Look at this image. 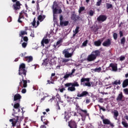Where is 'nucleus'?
Returning a JSON list of instances; mask_svg holds the SVG:
<instances>
[{
    "label": "nucleus",
    "instance_id": "052dcab7",
    "mask_svg": "<svg viewBox=\"0 0 128 128\" xmlns=\"http://www.w3.org/2000/svg\"><path fill=\"white\" fill-rule=\"evenodd\" d=\"M47 82L49 84H54V80H52V81H50V80H48Z\"/></svg>",
    "mask_w": 128,
    "mask_h": 128
},
{
    "label": "nucleus",
    "instance_id": "20e7f679",
    "mask_svg": "<svg viewBox=\"0 0 128 128\" xmlns=\"http://www.w3.org/2000/svg\"><path fill=\"white\" fill-rule=\"evenodd\" d=\"M22 4H20V2L17 1L15 4H14L12 7V8L16 12V10H20Z\"/></svg>",
    "mask_w": 128,
    "mask_h": 128
},
{
    "label": "nucleus",
    "instance_id": "9d476101",
    "mask_svg": "<svg viewBox=\"0 0 128 128\" xmlns=\"http://www.w3.org/2000/svg\"><path fill=\"white\" fill-rule=\"evenodd\" d=\"M80 18V16L76 15V14H72V16H71V19L72 20H74V22H78V20Z\"/></svg>",
    "mask_w": 128,
    "mask_h": 128
},
{
    "label": "nucleus",
    "instance_id": "f704fd0d",
    "mask_svg": "<svg viewBox=\"0 0 128 128\" xmlns=\"http://www.w3.org/2000/svg\"><path fill=\"white\" fill-rule=\"evenodd\" d=\"M106 6L107 10H110V8H112V4L109 3H106Z\"/></svg>",
    "mask_w": 128,
    "mask_h": 128
},
{
    "label": "nucleus",
    "instance_id": "680f3d73",
    "mask_svg": "<svg viewBox=\"0 0 128 128\" xmlns=\"http://www.w3.org/2000/svg\"><path fill=\"white\" fill-rule=\"evenodd\" d=\"M64 86H65L70 88V86H72V83H67V84H65Z\"/></svg>",
    "mask_w": 128,
    "mask_h": 128
},
{
    "label": "nucleus",
    "instance_id": "de8ad7c7",
    "mask_svg": "<svg viewBox=\"0 0 128 128\" xmlns=\"http://www.w3.org/2000/svg\"><path fill=\"white\" fill-rule=\"evenodd\" d=\"M58 8V5L56 3H54V4L52 5V10L54 9V8Z\"/></svg>",
    "mask_w": 128,
    "mask_h": 128
},
{
    "label": "nucleus",
    "instance_id": "58836bf2",
    "mask_svg": "<svg viewBox=\"0 0 128 128\" xmlns=\"http://www.w3.org/2000/svg\"><path fill=\"white\" fill-rule=\"evenodd\" d=\"M84 6L80 7L78 10L79 14H81L82 12H84Z\"/></svg>",
    "mask_w": 128,
    "mask_h": 128
},
{
    "label": "nucleus",
    "instance_id": "13d9d810",
    "mask_svg": "<svg viewBox=\"0 0 128 128\" xmlns=\"http://www.w3.org/2000/svg\"><path fill=\"white\" fill-rule=\"evenodd\" d=\"M12 18L10 16L7 19L8 22H12Z\"/></svg>",
    "mask_w": 128,
    "mask_h": 128
},
{
    "label": "nucleus",
    "instance_id": "6ab92c4d",
    "mask_svg": "<svg viewBox=\"0 0 128 128\" xmlns=\"http://www.w3.org/2000/svg\"><path fill=\"white\" fill-rule=\"evenodd\" d=\"M24 60L28 62H32L34 58L32 56H27L24 57Z\"/></svg>",
    "mask_w": 128,
    "mask_h": 128
},
{
    "label": "nucleus",
    "instance_id": "3c124183",
    "mask_svg": "<svg viewBox=\"0 0 128 128\" xmlns=\"http://www.w3.org/2000/svg\"><path fill=\"white\" fill-rule=\"evenodd\" d=\"M23 38V40L24 42H28V36H25Z\"/></svg>",
    "mask_w": 128,
    "mask_h": 128
},
{
    "label": "nucleus",
    "instance_id": "f03ea898",
    "mask_svg": "<svg viewBox=\"0 0 128 128\" xmlns=\"http://www.w3.org/2000/svg\"><path fill=\"white\" fill-rule=\"evenodd\" d=\"M90 78H82L80 79V85L83 86H88L90 88L92 86V84H90Z\"/></svg>",
    "mask_w": 128,
    "mask_h": 128
},
{
    "label": "nucleus",
    "instance_id": "72a5a7b5",
    "mask_svg": "<svg viewBox=\"0 0 128 128\" xmlns=\"http://www.w3.org/2000/svg\"><path fill=\"white\" fill-rule=\"evenodd\" d=\"M122 124L124 126V128H128V122H126L125 121H122Z\"/></svg>",
    "mask_w": 128,
    "mask_h": 128
},
{
    "label": "nucleus",
    "instance_id": "f257e3e1",
    "mask_svg": "<svg viewBox=\"0 0 128 128\" xmlns=\"http://www.w3.org/2000/svg\"><path fill=\"white\" fill-rule=\"evenodd\" d=\"M18 74L22 76L20 80L19 86L20 88H26L28 86V81L24 80V78L26 76V64L22 63L19 66Z\"/></svg>",
    "mask_w": 128,
    "mask_h": 128
},
{
    "label": "nucleus",
    "instance_id": "4be33fe9",
    "mask_svg": "<svg viewBox=\"0 0 128 128\" xmlns=\"http://www.w3.org/2000/svg\"><path fill=\"white\" fill-rule=\"evenodd\" d=\"M44 18H46V16L44 15L42 16V14L39 15L38 18V20H40V22H42L44 20Z\"/></svg>",
    "mask_w": 128,
    "mask_h": 128
},
{
    "label": "nucleus",
    "instance_id": "b1692460",
    "mask_svg": "<svg viewBox=\"0 0 128 128\" xmlns=\"http://www.w3.org/2000/svg\"><path fill=\"white\" fill-rule=\"evenodd\" d=\"M68 24V21L60 22V26H66Z\"/></svg>",
    "mask_w": 128,
    "mask_h": 128
},
{
    "label": "nucleus",
    "instance_id": "473e14b6",
    "mask_svg": "<svg viewBox=\"0 0 128 128\" xmlns=\"http://www.w3.org/2000/svg\"><path fill=\"white\" fill-rule=\"evenodd\" d=\"M93 71L94 72H100L102 71V68L99 67L98 68L93 69Z\"/></svg>",
    "mask_w": 128,
    "mask_h": 128
},
{
    "label": "nucleus",
    "instance_id": "ea45409f",
    "mask_svg": "<svg viewBox=\"0 0 128 128\" xmlns=\"http://www.w3.org/2000/svg\"><path fill=\"white\" fill-rule=\"evenodd\" d=\"M102 0H98V1L96 3V6H100V4H102Z\"/></svg>",
    "mask_w": 128,
    "mask_h": 128
},
{
    "label": "nucleus",
    "instance_id": "1a4fd4ad",
    "mask_svg": "<svg viewBox=\"0 0 128 128\" xmlns=\"http://www.w3.org/2000/svg\"><path fill=\"white\" fill-rule=\"evenodd\" d=\"M20 100H22V96L20 94H14V102H16L18 100V102H20Z\"/></svg>",
    "mask_w": 128,
    "mask_h": 128
},
{
    "label": "nucleus",
    "instance_id": "a211bd4d",
    "mask_svg": "<svg viewBox=\"0 0 128 128\" xmlns=\"http://www.w3.org/2000/svg\"><path fill=\"white\" fill-rule=\"evenodd\" d=\"M92 54H94V56H96H96H100V51L99 50H96L92 52Z\"/></svg>",
    "mask_w": 128,
    "mask_h": 128
},
{
    "label": "nucleus",
    "instance_id": "ddd939ff",
    "mask_svg": "<svg viewBox=\"0 0 128 128\" xmlns=\"http://www.w3.org/2000/svg\"><path fill=\"white\" fill-rule=\"evenodd\" d=\"M102 122L104 124H110V126H114V124L112 123V122H110V120L108 118H105V120H103Z\"/></svg>",
    "mask_w": 128,
    "mask_h": 128
},
{
    "label": "nucleus",
    "instance_id": "7c9ffc66",
    "mask_svg": "<svg viewBox=\"0 0 128 128\" xmlns=\"http://www.w3.org/2000/svg\"><path fill=\"white\" fill-rule=\"evenodd\" d=\"M112 84L115 86H118V84H120V80H116L114 82H112Z\"/></svg>",
    "mask_w": 128,
    "mask_h": 128
},
{
    "label": "nucleus",
    "instance_id": "37998d69",
    "mask_svg": "<svg viewBox=\"0 0 128 128\" xmlns=\"http://www.w3.org/2000/svg\"><path fill=\"white\" fill-rule=\"evenodd\" d=\"M14 108H20V103L18 102L14 104Z\"/></svg>",
    "mask_w": 128,
    "mask_h": 128
},
{
    "label": "nucleus",
    "instance_id": "603ef678",
    "mask_svg": "<svg viewBox=\"0 0 128 128\" xmlns=\"http://www.w3.org/2000/svg\"><path fill=\"white\" fill-rule=\"evenodd\" d=\"M26 46H28V42H24L22 44V47L24 48H26Z\"/></svg>",
    "mask_w": 128,
    "mask_h": 128
},
{
    "label": "nucleus",
    "instance_id": "79ce46f5",
    "mask_svg": "<svg viewBox=\"0 0 128 128\" xmlns=\"http://www.w3.org/2000/svg\"><path fill=\"white\" fill-rule=\"evenodd\" d=\"M76 110H78H78H80L82 109L80 107L78 104H76Z\"/></svg>",
    "mask_w": 128,
    "mask_h": 128
},
{
    "label": "nucleus",
    "instance_id": "412c9836",
    "mask_svg": "<svg viewBox=\"0 0 128 128\" xmlns=\"http://www.w3.org/2000/svg\"><path fill=\"white\" fill-rule=\"evenodd\" d=\"M49 42L50 41L48 40V39H43L41 42V44L43 46H44V44H48Z\"/></svg>",
    "mask_w": 128,
    "mask_h": 128
},
{
    "label": "nucleus",
    "instance_id": "6e6d98bb",
    "mask_svg": "<svg viewBox=\"0 0 128 128\" xmlns=\"http://www.w3.org/2000/svg\"><path fill=\"white\" fill-rule=\"evenodd\" d=\"M79 114L80 116L82 117V120L84 122V114L82 112L79 113Z\"/></svg>",
    "mask_w": 128,
    "mask_h": 128
},
{
    "label": "nucleus",
    "instance_id": "9b49d317",
    "mask_svg": "<svg viewBox=\"0 0 128 128\" xmlns=\"http://www.w3.org/2000/svg\"><path fill=\"white\" fill-rule=\"evenodd\" d=\"M112 44L110 39L108 38L102 43L103 46H110Z\"/></svg>",
    "mask_w": 128,
    "mask_h": 128
},
{
    "label": "nucleus",
    "instance_id": "338daca9",
    "mask_svg": "<svg viewBox=\"0 0 128 128\" xmlns=\"http://www.w3.org/2000/svg\"><path fill=\"white\" fill-rule=\"evenodd\" d=\"M22 94H26V88H24L22 90Z\"/></svg>",
    "mask_w": 128,
    "mask_h": 128
},
{
    "label": "nucleus",
    "instance_id": "5701e85b",
    "mask_svg": "<svg viewBox=\"0 0 128 128\" xmlns=\"http://www.w3.org/2000/svg\"><path fill=\"white\" fill-rule=\"evenodd\" d=\"M118 110H114V120H118Z\"/></svg>",
    "mask_w": 128,
    "mask_h": 128
},
{
    "label": "nucleus",
    "instance_id": "09e8293b",
    "mask_svg": "<svg viewBox=\"0 0 128 128\" xmlns=\"http://www.w3.org/2000/svg\"><path fill=\"white\" fill-rule=\"evenodd\" d=\"M94 12L92 10H90L89 16H94Z\"/></svg>",
    "mask_w": 128,
    "mask_h": 128
},
{
    "label": "nucleus",
    "instance_id": "c85d7f7f",
    "mask_svg": "<svg viewBox=\"0 0 128 128\" xmlns=\"http://www.w3.org/2000/svg\"><path fill=\"white\" fill-rule=\"evenodd\" d=\"M80 110L82 112H84V116H90V114H88V111L86 110H84L82 109H80Z\"/></svg>",
    "mask_w": 128,
    "mask_h": 128
},
{
    "label": "nucleus",
    "instance_id": "c9c22d12",
    "mask_svg": "<svg viewBox=\"0 0 128 128\" xmlns=\"http://www.w3.org/2000/svg\"><path fill=\"white\" fill-rule=\"evenodd\" d=\"M18 119L17 118L16 120H13L12 124V126H16V123L18 122Z\"/></svg>",
    "mask_w": 128,
    "mask_h": 128
},
{
    "label": "nucleus",
    "instance_id": "8fccbe9b",
    "mask_svg": "<svg viewBox=\"0 0 128 128\" xmlns=\"http://www.w3.org/2000/svg\"><path fill=\"white\" fill-rule=\"evenodd\" d=\"M88 40H85L82 44V46H86V45L88 44Z\"/></svg>",
    "mask_w": 128,
    "mask_h": 128
},
{
    "label": "nucleus",
    "instance_id": "4d7b16f0",
    "mask_svg": "<svg viewBox=\"0 0 128 128\" xmlns=\"http://www.w3.org/2000/svg\"><path fill=\"white\" fill-rule=\"evenodd\" d=\"M56 106L58 110H60V103L58 102H57L56 104Z\"/></svg>",
    "mask_w": 128,
    "mask_h": 128
},
{
    "label": "nucleus",
    "instance_id": "0e129e2a",
    "mask_svg": "<svg viewBox=\"0 0 128 128\" xmlns=\"http://www.w3.org/2000/svg\"><path fill=\"white\" fill-rule=\"evenodd\" d=\"M60 22H62V20H64V16H62V15H60Z\"/></svg>",
    "mask_w": 128,
    "mask_h": 128
},
{
    "label": "nucleus",
    "instance_id": "f3484780",
    "mask_svg": "<svg viewBox=\"0 0 128 128\" xmlns=\"http://www.w3.org/2000/svg\"><path fill=\"white\" fill-rule=\"evenodd\" d=\"M53 10V15L54 16V14H62V9L58 10V8L52 9Z\"/></svg>",
    "mask_w": 128,
    "mask_h": 128
},
{
    "label": "nucleus",
    "instance_id": "a18cd8bd",
    "mask_svg": "<svg viewBox=\"0 0 128 128\" xmlns=\"http://www.w3.org/2000/svg\"><path fill=\"white\" fill-rule=\"evenodd\" d=\"M70 116H68V114L65 116L64 118L66 120V122H68L70 120Z\"/></svg>",
    "mask_w": 128,
    "mask_h": 128
},
{
    "label": "nucleus",
    "instance_id": "4c0bfd02",
    "mask_svg": "<svg viewBox=\"0 0 128 128\" xmlns=\"http://www.w3.org/2000/svg\"><path fill=\"white\" fill-rule=\"evenodd\" d=\"M62 62H64V64H66V62H70V59H64V58H62L61 60Z\"/></svg>",
    "mask_w": 128,
    "mask_h": 128
},
{
    "label": "nucleus",
    "instance_id": "a19ab883",
    "mask_svg": "<svg viewBox=\"0 0 128 128\" xmlns=\"http://www.w3.org/2000/svg\"><path fill=\"white\" fill-rule=\"evenodd\" d=\"M98 106L99 108H100V110H103V112H106V108H104V107H102V106H100V104H98L97 105Z\"/></svg>",
    "mask_w": 128,
    "mask_h": 128
},
{
    "label": "nucleus",
    "instance_id": "c03bdc74",
    "mask_svg": "<svg viewBox=\"0 0 128 128\" xmlns=\"http://www.w3.org/2000/svg\"><path fill=\"white\" fill-rule=\"evenodd\" d=\"M123 92L124 94L128 95V88H126L123 90Z\"/></svg>",
    "mask_w": 128,
    "mask_h": 128
},
{
    "label": "nucleus",
    "instance_id": "e433bc0d",
    "mask_svg": "<svg viewBox=\"0 0 128 128\" xmlns=\"http://www.w3.org/2000/svg\"><path fill=\"white\" fill-rule=\"evenodd\" d=\"M78 30H80V26H76L75 29V34H74V36L77 34H78Z\"/></svg>",
    "mask_w": 128,
    "mask_h": 128
},
{
    "label": "nucleus",
    "instance_id": "49530a36",
    "mask_svg": "<svg viewBox=\"0 0 128 128\" xmlns=\"http://www.w3.org/2000/svg\"><path fill=\"white\" fill-rule=\"evenodd\" d=\"M113 38L114 40H118V34H116V32L114 33Z\"/></svg>",
    "mask_w": 128,
    "mask_h": 128
},
{
    "label": "nucleus",
    "instance_id": "5fc2aeb1",
    "mask_svg": "<svg viewBox=\"0 0 128 128\" xmlns=\"http://www.w3.org/2000/svg\"><path fill=\"white\" fill-rule=\"evenodd\" d=\"M126 60V57L124 56H120V60L122 62V60Z\"/></svg>",
    "mask_w": 128,
    "mask_h": 128
},
{
    "label": "nucleus",
    "instance_id": "0eeeda50",
    "mask_svg": "<svg viewBox=\"0 0 128 128\" xmlns=\"http://www.w3.org/2000/svg\"><path fill=\"white\" fill-rule=\"evenodd\" d=\"M88 96H90V94H88V91H83L81 94H77L78 98H84Z\"/></svg>",
    "mask_w": 128,
    "mask_h": 128
},
{
    "label": "nucleus",
    "instance_id": "69168bd1",
    "mask_svg": "<svg viewBox=\"0 0 128 128\" xmlns=\"http://www.w3.org/2000/svg\"><path fill=\"white\" fill-rule=\"evenodd\" d=\"M90 99L86 98V104H90Z\"/></svg>",
    "mask_w": 128,
    "mask_h": 128
},
{
    "label": "nucleus",
    "instance_id": "7ed1b4c3",
    "mask_svg": "<svg viewBox=\"0 0 128 128\" xmlns=\"http://www.w3.org/2000/svg\"><path fill=\"white\" fill-rule=\"evenodd\" d=\"M70 48L65 49L62 51V54H64V58H68L74 56V50H72V52H70Z\"/></svg>",
    "mask_w": 128,
    "mask_h": 128
},
{
    "label": "nucleus",
    "instance_id": "864d4df0",
    "mask_svg": "<svg viewBox=\"0 0 128 128\" xmlns=\"http://www.w3.org/2000/svg\"><path fill=\"white\" fill-rule=\"evenodd\" d=\"M36 18H34L33 20V22H32V26H36Z\"/></svg>",
    "mask_w": 128,
    "mask_h": 128
},
{
    "label": "nucleus",
    "instance_id": "a878e982",
    "mask_svg": "<svg viewBox=\"0 0 128 128\" xmlns=\"http://www.w3.org/2000/svg\"><path fill=\"white\" fill-rule=\"evenodd\" d=\"M128 86V79L124 80L122 83V88H126Z\"/></svg>",
    "mask_w": 128,
    "mask_h": 128
},
{
    "label": "nucleus",
    "instance_id": "2eb2a0df",
    "mask_svg": "<svg viewBox=\"0 0 128 128\" xmlns=\"http://www.w3.org/2000/svg\"><path fill=\"white\" fill-rule=\"evenodd\" d=\"M112 68V70L114 72H116V70H118V66L113 63L110 64L108 68Z\"/></svg>",
    "mask_w": 128,
    "mask_h": 128
},
{
    "label": "nucleus",
    "instance_id": "393cba45",
    "mask_svg": "<svg viewBox=\"0 0 128 128\" xmlns=\"http://www.w3.org/2000/svg\"><path fill=\"white\" fill-rule=\"evenodd\" d=\"M24 34H28V32H26V31L22 30V31H20V33L19 34V36H20L22 38H24Z\"/></svg>",
    "mask_w": 128,
    "mask_h": 128
},
{
    "label": "nucleus",
    "instance_id": "bf43d9fd",
    "mask_svg": "<svg viewBox=\"0 0 128 128\" xmlns=\"http://www.w3.org/2000/svg\"><path fill=\"white\" fill-rule=\"evenodd\" d=\"M119 34L120 38H122V36H124V33L122 32V31H120Z\"/></svg>",
    "mask_w": 128,
    "mask_h": 128
},
{
    "label": "nucleus",
    "instance_id": "6e6552de",
    "mask_svg": "<svg viewBox=\"0 0 128 128\" xmlns=\"http://www.w3.org/2000/svg\"><path fill=\"white\" fill-rule=\"evenodd\" d=\"M68 126L70 128H76V122L74 120H71L68 122Z\"/></svg>",
    "mask_w": 128,
    "mask_h": 128
},
{
    "label": "nucleus",
    "instance_id": "aec40b11",
    "mask_svg": "<svg viewBox=\"0 0 128 128\" xmlns=\"http://www.w3.org/2000/svg\"><path fill=\"white\" fill-rule=\"evenodd\" d=\"M94 46H102V40H98L95 41L94 42Z\"/></svg>",
    "mask_w": 128,
    "mask_h": 128
},
{
    "label": "nucleus",
    "instance_id": "bb28decb",
    "mask_svg": "<svg viewBox=\"0 0 128 128\" xmlns=\"http://www.w3.org/2000/svg\"><path fill=\"white\" fill-rule=\"evenodd\" d=\"M62 40L60 39L59 40H58L56 44L54 45V48H56L57 46H60V44H62Z\"/></svg>",
    "mask_w": 128,
    "mask_h": 128
},
{
    "label": "nucleus",
    "instance_id": "2f4dec72",
    "mask_svg": "<svg viewBox=\"0 0 128 128\" xmlns=\"http://www.w3.org/2000/svg\"><path fill=\"white\" fill-rule=\"evenodd\" d=\"M120 44L123 46H124V44H126V37H122L120 40Z\"/></svg>",
    "mask_w": 128,
    "mask_h": 128
},
{
    "label": "nucleus",
    "instance_id": "4468645a",
    "mask_svg": "<svg viewBox=\"0 0 128 128\" xmlns=\"http://www.w3.org/2000/svg\"><path fill=\"white\" fill-rule=\"evenodd\" d=\"M76 72V69L74 68L72 70V72L70 74H66V75L64 76V78L66 80V78H72V76Z\"/></svg>",
    "mask_w": 128,
    "mask_h": 128
},
{
    "label": "nucleus",
    "instance_id": "774afa93",
    "mask_svg": "<svg viewBox=\"0 0 128 128\" xmlns=\"http://www.w3.org/2000/svg\"><path fill=\"white\" fill-rule=\"evenodd\" d=\"M64 90H66V88H62L60 89V92H64Z\"/></svg>",
    "mask_w": 128,
    "mask_h": 128
},
{
    "label": "nucleus",
    "instance_id": "423d86ee",
    "mask_svg": "<svg viewBox=\"0 0 128 128\" xmlns=\"http://www.w3.org/2000/svg\"><path fill=\"white\" fill-rule=\"evenodd\" d=\"M106 18H108V17H106V15H100L98 17L97 20L104 22H106Z\"/></svg>",
    "mask_w": 128,
    "mask_h": 128
},
{
    "label": "nucleus",
    "instance_id": "dca6fc26",
    "mask_svg": "<svg viewBox=\"0 0 128 128\" xmlns=\"http://www.w3.org/2000/svg\"><path fill=\"white\" fill-rule=\"evenodd\" d=\"M22 18L24 19V16L22 14V12H20L18 16V22L20 24L22 23V21L21 20Z\"/></svg>",
    "mask_w": 128,
    "mask_h": 128
},
{
    "label": "nucleus",
    "instance_id": "f8f14e48",
    "mask_svg": "<svg viewBox=\"0 0 128 128\" xmlns=\"http://www.w3.org/2000/svg\"><path fill=\"white\" fill-rule=\"evenodd\" d=\"M96 56H94V54H90V55H88L87 58V60L88 62H92V60H96Z\"/></svg>",
    "mask_w": 128,
    "mask_h": 128
},
{
    "label": "nucleus",
    "instance_id": "39448f33",
    "mask_svg": "<svg viewBox=\"0 0 128 128\" xmlns=\"http://www.w3.org/2000/svg\"><path fill=\"white\" fill-rule=\"evenodd\" d=\"M116 100L117 102H124V96L122 92H120V94L117 96Z\"/></svg>",
    "mask_w": 128,
    "mask_h": 128
},
{
    "label": "nucleus",
    "instance_id": "e2e57ef3",
    "mask_svg": "<svg viewBox=\"0 0 128 128\" xmlns=\"http://www.w3.org/2000/svg\"><path fill=\"white\" fill-rule=\"evenodd\" d=\"M30 36H32V38H34V31L31 32V34L30 35Z\"/></svg>",
    "mask_w": 128,
    "mask_h": 128
},
{
    "label": "nucleus",
    "instance_id": "cd10ccee",
    "mask_svg": "<svg viewBox=\"0 0 128 128\" xmlns=\"http://www.w3.org/2000/svg\"><path fill=\"white\" fill-rule=\"evenodd\" d=\"M68 92H74L76 90V88L73 87V86H72L71 87H68Z\"/></svg>",
    "mask_w": 128,
    "mask_h": 128
},
{
    "label": "nucleus",
    "instance_id": "c756f323",
    "mask_svg": "<svg viewBox=\"0 0 128 128\" xmlns=\"http://www.w3.org/2000/svg\"><path fill=\"white\" fill-rule=\"evenodd\" d=\"M72 86L75 88V86H80V84L78 82H74L71 83Z\"/></svg>",
    "mask_w": 128,
    "mask_h": 128
}]
</instances>
